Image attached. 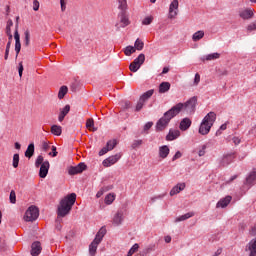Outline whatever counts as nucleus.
Returning a JSON list of instances; mask_svg holds the SVG:
<instances>
[{
	"instance_id": "obj_11",
	"label": "nucleus",
	"mask_w": 256,
	"mask_h": 256,
	"mask_svg": "<svg viewBox=\"0 0 256 256\" xmlns=\"http://www.w3.org/2000/svg\"><path fill=\"white\" fill-rule=\"evenodd\" d=\"M119 159H121V153H117L115 155H112L106 158L105 160H103L102 165L104 167H111V165H115V163H117Z\"/></svg>"
},
{
	"instance_id": "obj_34",
	"label": "nucleus",
	"mask_w": 256,
	"mask_h": 256,
	"mask_svg": "<svg viewBox=\"0 0 256 256\" xmlns=\"http://www.w3.org/2000/svg\"><path fill=\"white\" fill-rule=\"evenodd\" d=\"M153 90H148L147 92H145L143 95L140 96V100L147 101L148 99H150V97H153Z\"/></svg>"
},
{
	"instance_id": "obj_50",
	"label": "nucleus",
	"mask_w": 256,
	"mask_h": 256,
	"mask_svg": "<svg viewBox=\"0 0 256 256\" xmlns=\"http://www.w3.org/2000/svg\"><path fill=\"white\" fill-rule=\"evenodd\" d=\"M109 189H111V187H106V188H103L102 190H99L96 194L97 199H99V197L103 196L104 191H109Z\"/></svg>"
},
{
	"instance_id": "obj_24",
	"label": "nucleus",
	"mask_w": 256,
	"mask_h": 256,
	"mask_svg": "<svg viewBox=\"0 0 256 256\" xmlns=\"http://www.w3.org/2000/svg\"><path fill=\"white\" fill-rule=\"evenodd\" d=\"M203 37H205V32L203 30H199L193 34L192 41H195V42L201 41Z\"/></svg>"
},
{
	"instance_id": "obj_12",
	"label": "nucleus",
	"mask_w": 256,
	"mask_h": 256,
	"mask_svg": "<svg viewBox=\"0 0 256 256\" xmlns=\"http://www.w3.org/2000/svg\"><path fill=\"white\" fill-rule=\"evenodd\" d=\"M255 13L253 11V9L251 8H246V9H242L239 11V17L241 19H244L245 21L249 20V19H253Z\"/></svg>"
},
{
	"instance_id": "obj_52",
	"label": "nucleus",
	"mask_w": 256,
	"mask_h": 256,
	"mask_svg": "<svg viewBox=\"0 0 256 256\" xmlns=\"http://www.w3.org/2000/svg\"><path fill=\"white\" fill-rule=\"evenodd\" d=\"M200 81H201V75H199V73H196L194 77V85H199Z\"/></svg>"
},
{
	"instance_id": "obj_31",
	"label": "nucleus",
	"mask_w": 256,
	"mask_h": 256,
	"mask_svg": "<svg viewBox=\"0 0 256 256\" xmlns=\"http://www.w3.org/2000/svg\"><path fill=\"white\" fill-rule=\"evenodd\" d=\"M69 91V88L67 86H61L58 92V99H63Z\"/></svg>"
},
{
	"instance_id": "obj_10",
	"label": "nucleus",
	"mask_w": 256,
	"mask_h": 256,
	"mask_svg": "<svg viewBox=\"0 0 256 256\" xmlns=\"http://www.w3.org/2000/svg\"><path fill=\"white\" fill-rule=\"evenodd\" d=\"M179 13V1L174 0L169 6V19H175Z\"/></svg>"
},
{
	"instance_id": "obj_47",
	"label": "nucleus",
	"mask_w": 256,
	"mask_h": 256,
	"mask_svg": "<svg viewBox=\"0 0 256 256\" xmlns=\"http://www.w3.org/2000/svg\"><path fill=\"white\" fill-rule=\"evenodd\" d=\"M143 145V140H135L132 143V149H137V147H141Z\"/></svg>"
},
{
	"instance_id": "obj_19",
	"label": "nucleus",
	"mask_w": 256,
	"mask_h": 256,
	"mask_svg": "<svg viewBox=\"0 0 256 256\" xmlns=\"http://www.w3.org/2000/svg\"><path fill=\"white\" fill-rule=\"evenodd\" d=\"M231 199H233L231 196H226L216 204V207H221L222 209H225V207H227V205L231 203Z\"/></svg>"
},
{
	"instance_id": "obj_5",
	"label": "nucleus",
	"mask_w": 256,
	"mask_h": 256,
	"mask_svg": "<svg viewBox=\"0 0 256 256\" xmlns=\"http://www.w3.org/2000/svg\"><path fill=\"white\" fill-rule=\"evenodd\" d=\"M215 119H217V114L215 112H209L202 120L200 129H211L213 123H215Z\"/></svg>"
},
{
	"instance_id": "obj_28",
	"label": "nucleus",
	"mask_w": 256,
	"mask_h": 256,
	"mask_svg": "<svg viewBox=\"0 0 256 256\" xmlns=\"http://www.w3.org/2000/svg\"><path fill=\"white\" fill-rule=\"evenodd\" d=\"M256 180V171H252L246 178V185H253V182Z\"/></svg>"
},
{
	"instance_id": "obj_2",
	"label": "nucleus",
	"mask_w": 256,
	"mask_h": 256,
	"mask_svg": "<svg viewBox=\"0 0 256 256\" xmlns=\"http://www.w3.org/2000/svg\"><path fill=\"white\" fill-rule=\"evenodd\" d=\"M195 107H197V97L193 96L185 103H178L175 106H173V109L175 110L176 114L179 115L181 111H186L187 113H193L195 111Z\"/></svg>"
},
{
	"instance_id": "obj_30",
	"label": "nucleus",
	"mask_w": 256,
	"mask_h": 256,
	"mask_svg": "<svg viewBox=\"0 0 256 256\" xmlns=\"http://www.w3.org/2000/svg\"><path fill=\"white\" fill-rule=\"evenodd\" d=\"M133 63L138 65V67H141V65L145 63V54H139V56L134 59Z\"/></svg>"
},
{
	"instance_id": "obj_29",
	"label": "nucleus",
	"mask_w": 256,
	"mask_h": 256,
	"mask_svg": "<svg viewBox=\"0 0 256 256\" xmlns=\"http://www.w3.org/2000/svg\"><path fill=\"white\" fill-rule=\"evenodd\" d=\"M118 9L120 13L127 12V0H118Z\"/></svg>"
},
{
	"instance_id": "obj_13",
	"label": "nucleus",
	"mask_w": 256,
	"mask_h": 256,
	"mask_svg": "<svg viewBox=\"0 0 256 256\" xmlns=\"http://www.w3.org/2000/svg\"><path fill=\"white\" fill-rule=\"evenodd\" d=\"M49 161H45L42 163V165L40 166V170H39V177L41 179H45V177H47L48 173H49Z\"/></svg>"
},
{
	"instance_id": "obj_51",
	"label": "nucleus",
	"mask_w": 256,
	"mask_h": 256,
	"mask_svg": "<svg viewBox=\"0 0 256 256\" xmlns=\"http://www.w3.org/2000/svg\"><path fill=\"white\" fill-rule=\"evenodd\" d=\"M52 135H56V137H59L61 133H63V130L61 129H51Z\"/></svg>"
},
{
	"instance_id": "obj_41",
	"label": "nucleus",
	"mask_w": 256,
	"mask_h": 256,
	"mask_svg": "<svg viewBox=\"0 0 256 256\" xmlns=\"http://www.w3.org/2000/svg\"><path fill=\"white\" fill-rule=\"evenodd\" d=\"M139 250V244H134L130 250L128 251L127 256H133L134 253H137V251Z\"/></svg>"
},
{
	"instance_id": "obj_35",
	"label": "nucleus",
	"mask_w": 256,
	"mask_h": 256,
	"mask_svg": "<svg viewBox=\"0 0 256 256\" xmlns=\"http://www.w3.org/2000/svg\"><path fill=\"white\" fill-rule=\"evenodd\" d=\"M143 47H145V43L141 41V39H137L134 43V48L136 51H143Z\"/></svg>"
},
{
	"instance_id": "obj_25",
	"label": "nucleus",
	"mask_w": 256,
	"mask_h": 256,
	"mask_svg": "<svg viewBox=\"0 0 256 256\" xmlns=\"http://www.w3.org/2000/svg\"><path fill=\"white\" fill-rule=\"evenodd\" d=\"M234 156L232 154H228L223 157L222 159V165L223 167L229 165L230 163H233Z\"/></svg>"
},
{
	"instance_id": "obj_43",
	"label": "nucleus",
	"mask_w": 256,
	"mask_h": 256,
	"mask_svg": "<svg viewBox=\"0 0 256 256\" xmlns=\"http://www.w3.org/2000/svg\"><path fill=\"white\" fill-rule=\"evenodd\" d=\"M139 69H141V66H139L138 64H135V62H132L130 64V71H132V73H137Z\"/></svg>"
},
{
	"instance_id": "obj_4",
	"label": "nucleus",
	"mask_w": 256,
	"mask_h": 256,
	"mask_svg": "<svg viewBox=\"0 0 256 256\" xmlns=\"http://www.w3.org/2000/svg\"><path fill=\"white\" fill-rule=\"evenodd\" d=\"M39 218V208L35 205L30 206L24 215V221L33 222Z\"/></svg>"
},
{
	"instance_id": "obj_21",
	"label": "nucleus",
	"mask_w": 256,
	"mask_h": 256,
	"mask_svg": "<svg viewBox=\"0 0 256 256\" xmlns=\"http://www.w3.org/2000/svg\"><path fill=\"white\" fill-rule=\"evenodd\" d=\"M35 155V144L30 143L25 151V157L31 159Z\"/></svg>"
},
{
	"instance_id": "obj_49",
	"label": "nucleus",
	"mask_w": 256,
	"mask_h": 256,
	"mask_svg": "<svg viewBox=\"0 0 256 256\" xmlns=\"http://www.w3.org/2000/svg\"><path fill=\"white\" fill-rule=\"evenodd\" d=\"M23 71H24L23 62H19V64H18L19 77H23Z\"/></svg>"
},
{
	"instance_id": "obj_46",
	"label": "nucleus",
	"mask_w": 256,
	"mask_h": 256,
	"mask_svg": "<svg viewBox=\"0 0 256 256\" xmlns=\"http://www.w3.org/2000/svg\"><path fill=\"white\" fill-rule=\"evenodd\" d=\"M15 52L17 59L19 57V53H21V42H15Z\"/></svg>"
},
{
	"instance_id": "obj_33",
	"label": "nucleus",
	"mask_w": 256,
	"mask_h": 256,
	"mask_svg": "<svg viewBox=\"0 0 256 256\" xmlns=\"http://www.w3.org/2000/svg\"><path fill=\"white\" fill-rule=\"evenodd\" d=\"M113 201H115V194L114 193H110V194L106 195V197L104 199V203L106 205H111L113 203Z\"/></svg>"
},
{
	"instance_id": "obj_55",
	"label": "nucleus",
	"mask_w": 256,
	"mask_h": 256,
	"mask_svg": "<svg viewBox=\"0 0 256 256\" xmlns=\"http://www.w3.org/2000/svg\"><path fill=\"white\" fill-rule=\"evenodd\" d=\"M209 131H211L210 129H199L198 133L200 135H209Z\"/></svg>"
},
{
	"instance_id": "obj_45",
	"label": "nucleus",
	"mask_w": 256,
	"mask_h": 256,
	"mask_svg": "<svg viewBox=\"0 0 256 256\" xmlns=\"http://www.w3.org/2000/svg\"><path fill=\"white\" fill-rule=\"evenodd\" d=\"M127 109H131V102L129 101H125L122 105V110L120 113H123L125 111H127Z\"/></svg>"
},
{
	"instance_id": "obj_58",
	"label": "nucleus",
	"mask_w": 256,
	"mask_h": 256,
	"mask_svg": "<svg viewBox=\"0 0 256 256\" xmlns=\"http://www.w3.org/2000/svg\"><path fill=\"white\" fill-rule=\"evenodd\" d=\"M6 35L10 37V41H13V34L11 33V28L6 27Z\"/></svg>"
},
{
	"instance_id": "obj_59",
	"label": "nucleus",
	"mask_w": 256,
	"mask_h": 256,
	"mask_svg": "<svg viewBox=\"0 0 256 256\" xmlns=\"http://www.w3.org/2000/svg\"><path fill=\"white\" fill-rule=\"evenodd\" d=\"M49 155H52V157H57V147L52 146V153L50 152Z\"/></svg>"
},
{
	"instance_id": "obj_15",
	"label": "nucleus",
	"mask_w": 256,
	"mask_h": 256,
	"mask_svg": "<svg viewBox=\"0 0 256 256\" xmlns=\"http://www.w3.org/2000/svg\"><path fill=\"white\" fill-rule=\"evenodd\" d=\"M105 235H107V229L105 228V226H102L99 231L97 232L94 241H97L98 243H101V241H103V237H105Z\"/></svg>"
},
{
	"instance_id": "obj_17",
	"label": "nucleus",
	"mask_w": 256,
	"mask_h": 256,
	"mask_svg": "<svg viewBox=\"0 0 256 256\" xmlns=\"http://www.w3.org/2000/svg\"><path fill=\"white\" fill-rule=\"evenodd\" d=\"M70 111H71V106L69 104H67L64 108L60 109L58 120L60 122L63 121V119H65V117H67V115L69 114Z\"/></svg>"
},
{
	"instance_id": "obj_14",
	"label": "nucleus",
	"mask_w": 256,
	"mask_h": 256,
	"mask_svg": "<svg viewBox=\"0 0 256 256\" xmlns=\"http://www.w3.org/2000/svg\"><path fill=\"white\" fill-rule=\"evenodd\" d=\"M42 247H41V242L39 241H35L32 243L31 245V255L32 256H39L41 255V251H42Z\"/></svg>"
},
{
	"instance_id": "obj_37",
	"label": "nucleus",
	"mask_w": 256,
	"mask_h": 256,
	"mask_svg": "<svg viewBox=\"0 0 256 256\" xmlns=\"http://www.w3.org/2000/svg\"><path fill=\"white\" fill-rule=\"evenodd\" d=\"M221 57V54L215 52L212 54H208L205 58L206 61H215V59H219Z\"/></svg>"
},
{
	"instance_id": "obj_18",
	"label": "nucleus",
	"mask_w": 256,
	"mask_h": 256,
	"mask_svg": "<svg viewBox=\"0 0 256 256\" xmlns=\"http://www.w3.org/2000/svg\"><path fill=\"white\" fill-rule=\"evenodd\" d=\"M180 135L181 132H179V130H170L166 136V141H175V139H177V137Z\"/></svg>"
},
{
	"instance_id": "obj_42",
	"label": "nucleus",
	"mask_w": 256,
	"mask_h": 256,
	"mask_svg": "<svg viewBox=\"0 0 256 256\" xmlns=\"http://www.w3.org/2000/svg\"><path fill=\"white\" fill-rule=\"evenodd\" d=\"M12 166L14 167V169H17V167H19V154L13 155Z\"/></svg>"
},
{
	"instance_id": "obj_36",
	"label": "nucleus",
	"mask_w": 256,
	"mask_h": 256,
	"mask_svg": "<svg viewBox=\"0 0 256 256\" xmlns=\"http://www.w3.org/2000/svg\"><path fill=\"white\" fill-rule=\"evenodd\" d=\"M136 49L133 46H127L124 49V55H126V57H131V55H133V53H135Z\"/></svg>"
},
{
	"instance_id": "obj_64",
	"label": "nucleus",
	"mask_w": 256,
	"mask_h": 256,
	"mask_svg": "<svg viewBox=\"0 0 256 256\" xmlns=\"http://www.w3.org/2000/svg\"><path fill=\"white\" fill-rule=\"evenodd\" d=\"M60 5H61V11H65L66 9L65 0H60Z\"/></svg>"
},
{
	"instance_id": "obj_8",
	"label": "nucleus",
	"mask_w": 256,
	"mask_h": 256,
	"mask_svg": "<svg viewBox=\"0 0 256 256\" xmlns=\"http://www.w3.org/2000/svg\"><path fill=\"white\" fill-rule=\"evenodd\" d=\"M119 143V141H117V139H112V140H109L107 143H106V146L103 147L100 151H99V156H103L105 155L106 153H109V151H113L114 147H117V144Z\"/></svg>"
},
{
	"instance_id": "obj_32",
	"label": "nucleus",
	"mask_w": 256,
	"mask_h": 256,
	"mask_svg": "<svg viewBox=\"0 0 256 256\" xmlns=\"http://www.w3.org/2000/svg\"><path fill=\"white\" fill-rule=\"evenodd\" d=\"M24 45L25 47H29V45H31V33L29 32V30H26L24 32Z\"/></svg>"
},
{
	"instance_id": "obj_57",
	"label": "nucleus",
	"mask_w": 256,
	"mask_h": 256,
	"mask_svg": "<svg viewBox=\"0 0 256 256\" xmlns=\"http://www.w3.org/2000/svg\"><path fill=\"white\" fill-rule=\"evenodd\" d=\"M33 10L39 11V1L38 0L33 1Z\"/></svg>"
},
{
	"instance_id": "obj_3",
	"label": "nucleus",
	"mask_w": 256,
	"mask_h": 256,
	"mask_svg": "<svg viewBox=\"0 0 256 256\" xmlns=\"http://www.w3.org/2000/svg\"><path fill=\"white\" fill-rule=\"evenodd\" d=\"M177 112L175 111V108H171L167 112L164 113L163 117H161L157 123H156V129H165L167 125H169L171 119L173 117H177Z\"/></svg>"
},
{
	"instance_id": "obj_48",
	"label": "nucleus",
	"mask_w": 256,
	"mask_h": 256,
	"mask_svg": "<svg viewBox=\"0 0 256 256\" xmlns=\"http://www.w3.org/2000/svg\"><path fill=\"white\" fill-rule=\"evenodd\" d=\"M145 105V101L139 99L137 105H136V111H140L143 109V106Z\"/></svg>"
},
{
	"instance_id": "obj_23",
	"label": "nucleus",
	"mask_w": 256,
	"mask_h": 256,
	"mask_svg": "<svg viewBox=\"0 0 256 256\" xmlns=\"http://www.w3.org/2000/svg\"><path fill=\"white\" fill-rule=\"evenodd\" d=\"M169 89H171V83H169V82H162L159 85V93H167V91H169Z\"/></svg>"
},
{
	"instance_id": "obj_27",
	"label": "nucleus",
	"mask_w": 256,
	"mask_h": 256,
	"mask_svg": "<svg viewBox=\"0 0 256 256\" xmlns=\"http://www.w3.org/2000/svg\"><path fill=\"white\" fill-rule=\"evenodd\" d=\"M191 127V119L183 118L180 122V129H189Z\"/></svg>"
},
{
	"instance_id": "obj_1",
	"label": "nucleus",
	"mask_w": 256,
	"mask_h": 256,
	"mask_svg": "<svg viewBox=\"0 0 256 256\" xmlns=\"http://www.w3.org/2000/svg\"><path fill=\"white\" fill-rule=\"evenodd\" d=\"M76 201H77V194L75 193H71L66 197H64L60 201V204L58 206V211H57L58 217H66V215H69Z\"/></svg>"
},
{
	"instance_id": "obj_56",
	"label": "nucleus",
	"mask_w": 256,
	"mask_h": 256,
	"mask_svg": "<svg viewBox=\"0 0 256 256\" xmlns=\"http://www.w3.org/2000/svg\"><path fill=\"white\" fill-rule=\"evenodd\" d=\"M205 149H207V146L203 145L202 149L199 150V152H198L199 157H203L205 155Z\"/></svg>"
},
{
	"instance_id": "obj_16",
	"label": "nucleus",
	"mask_w": 256,
	"mask_h": 256,
	"mask_svg": "<svg viewBox=\"0 0 256 256\" xmlns=\"http://www.w3.org/2000/svg\"><path fill=\"white\" fill-rule=\"evenodd\" d=\"M185 190V183H178L176 186H174L170 191V196L173 197V195H177L178 193H181V191Z\"/></svg>"
},
{
	"instance_id": "obj_62",
	"label": "nucleus",
	"mask_w": 256,
	"mask_h": 256,
	"mask_svg": "<svg viewBox=\"0 0 256 256\" xmlns=\"http://www.w3.org/2000/svg\"><path fill=\"white\" fill-rule=\"evenodd\" d=\"M250 234L255 237L256 235V224L251 228Z\"/></svg>"
},
{
	"instance_id": "obj_54",
	"label": "nucleus",
	"mask_w": 256,
	"mask_h": 256,
	"mask_svg": "<svg viewBox=\"0 0 256 256\" xmlns=\"http://www.w3.org/2000/svg\"><path fill=\"white\" fill-rule=\"evenodd\" d=\"M182 156L183 154H181V151H177L173 156L172 161H177V159H181Z\"/></svg>"
},
{
	"instance_id": "obj_53",
	"label": "nucleus",
	"mask_w": 256,
	"mask_h": 256,
	"mask_svg": "<svg viewBox=\"0 0 256 256\" xmlns=\"http://www.w3.org/2000/svg\"><path fill=\"white\" fill-rule=\"evenodd\" d=\"M14 39H15V43L21 42V37L19 36V31L17 30V28L14 32Z\"/></svg>"
},
{
	"instance_id": "obj_61",
	"label": "nucleus",
	"mask_w": 256,
	"mask_h": 256,
	"mask_svg": "<svg viewBox=\"0 0 256 256\" xmlns=\"http://www.w3.org/2000/svg\"><path fill=\"white\" fill-rule=\"evenodd\" d=\"M233 143H234L235 145H239V143H241V138H239V137H234V138H233Z\"/></svg>"
},
{
	"instance_id": "obj_63",
	"label": "nucleus",
	"mask_w": 256,
	"mask_h": 256,
	"mask_svg": "<svg viewBox=\"0 0 256 256\" xmlns=\"http://www.w3.org/2000/svg\"><path fill=\"white\" fill-rule=\"evenodd\" d=\"M153 127V122H147L144 126V129H151Z\"/></svg>"
},
{
	"instance_id": "obj_40",
	"label": "nucleus",
	"mask_w": 256,
	"mask_h": 256,
	"mask_svg": "<svg viewBox=\"0 0 256 256\" xmlns=\"http://www.w3.org/2000/svg\"><path fill=\"white\" fill-rule=\"evenodd\" d=\"M86 129H95V120H93V118L86 120Z\"/></svg>"
},
{
	"instance_id": "obj_7",
	"label": "nucleus",
	"mask_w": 256,
	"mask_h": 256,
	"mask_svg": "<svg viewBox=\"0 0 256 256\" xmlns=\"http://www.w3.org/2000/svg\"><path fill=\"white\" fill-rule=\"evenodd\" d=\"M83 171H87V165L84 162H80L77 166L68 167V175H79Z\"/></svg>"
},
{
	"instance_id": "obj_6",
	"label": "nucleus",
	"mask_w": 256,
	"mask_h": 256,
	"mask_svg": "<svg viewBox=\"0 0 256 256\" xmlns=\"http://www.w3.org/2000/svg\"><path fill=\"white\" fill-rule=\"evenodd\" d=\"M118 18L120 24H116L117 29H125V27L131 25V20H129V14H127V12H119Z\"/></svg>"
},
{
	"instance_id": "obj_22",
	"label": "nucleus",
	"mask_w": 256,
	"mask_h": 256,
	"mask_svg": "<svg viewBox=\"0 0 256 256\" xmlns=\"http://www.w3.org/2000/svg\"><path fill=\"white\" fill-rule=\"evenodd\" d=\"M99 243L97 240H93L91 244L89 245V254L91 256H95V253H97V247H99Z\"/></svg>"
},
{
	"instance_id": "obj_38",
	"label": "nucleus",
	"mask_w": 256,
	"mask_h": 256,
	"mask_svg": "<svg viewBox=\"0 0 256 256\" xmlns=\"http://www.w3.org/2000/svg\"><path fill=\"white\" fill-rule=\"evenodd\" d=\"M43 163H45V158L42 155H39L35 161V167L39 168Z\"/></svg>"
},
{
	"instance_id": "obj_20",
	"label": "nucleus",
	"mask_w": 256,
	"mask_h": 256,
	"mask_svg": "<svg viewBox=\"0 0 256 256\" xmlns=\"http://www.w3.org/2000/svg\"><path fill=\"white\" fill-rule=\"evenodd\" d=\"M169 151V146H161L159 148V157H161V159H167V157L169 156Z\"/></svg>"
},
{
	"instance_id": "obj_39",
	"label": "nucleus",
	"mask_w": 256,
	"mask_h": 256,
	"mask_svg": "<svg viewBox=\"0 0 256 256\" xmlns=\"http://www.w3.org/2000/svg\"><path fill=\"white\" fill-rule=\"evenodd\" d=\"M9 200L12 205H15V203H17V194L15 193V190H11Z\"/></svg>"
},
{
	"instance_id": "obj_44",
	"label": "nucleus",
	"mask_w": 256,
	"mask_h": 256,
	"mask_svg": "<svg viewBox=\"0 0 256 256\" xmlns=\"http://www.w3.org/2000/svg\"><path fill=\"white\" fill-rule=\"evenodd\" d=\"M151 23H153V16H148L142 21V25H151Z\"/></svg>"
},
{
	"instance_id": "obj_9",
	"label": "nucleus",
	"mask_w": 256,
	"mask_h": 256,
	"mask_svg": "<svg viewBox=\"0 0 256 256\" xmlns=\"http://www.w3.org/2000/svg\"><path fill=\"white\" fill-rule=\"evenodd\" d=\"M124 220L125 212L123 210H118L113 216L112 223L115 225V227H119V225H121Z\"/></svg>"
},
{
	"instance_id": "obj_60",
	"label": "nucleus",
	"mask_w": 256,
	"mask_h": 256,
	"mask_svg": "<svg viewBox=\"0 0 256 256\" xmlns=\"http://www.w3.org/2000/svg\"><path fill=\"white\" fill-rule=\"evenodd\" d=\"M229 125H231V122L227 121L220 126V129H227V127H230Z\"/></svg>"
},
{
	"instance_id": "obj_26",
	"label": "nucleus",
	"mask_w": 256,
	"mask_h": 256,
	"mask_svg": "<svg viewBox=\"0 0 256 256\" xmlns=\"http://www.w3.org/2000/svg\"><path fill=\"white\" fill-rule=\"evenodd\" d=\"M193 215H195V213H193V212H188V213H186V214H184V215H182V216L176 218L175 221H176V223H179V222H181V221H187V219H191V217H193Z\"/></svg>"
}]
</instances>
